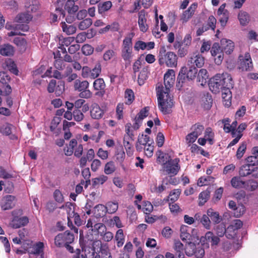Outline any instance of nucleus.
Masks as SVG:
<instances>
[{
	"label": "nucleus",
	"instance_id": "nucleus-1",
	"mask_svg": "<svg viewBox=\"0 0 258 258\" xmlns=\"http://www.w3.org/2000/svg\"><path fill=\"white\" fill-rule=\"evenodd\" d=\"M232 86V78L227 73L217 74L210 79L209 83L210 89L214 93H218L222 89H229Z\"/></svg>",
	"mask_w": 258,
	"mask_h": 258
},
{
	"label": "nucleus",
	"instance_id": "nucleus-2",
	"mask_svg": "<svg viewBox=\"0 0 258 258\" xmlns=\"http://www.w3.org/2000/svg\"><path fill=\"white\" fill-rule=\"evenodd\" d=\"M156 90L160 110L164 114L170 113L174 103L169 92L164 90V87L161 84H158Z\"/></svg>",
	"mask_w": 258,
	"mask_h": 258
},
{
	"label": "nucleus",
	"instance_id": "nucleus-3",
	"mask_svg": "<svg viewBox=\"0 0 258 258\" xmlns=\"http://www.w3.org/2000/svg\"><path fill=\"white\" fill-rule=\"evenodd\" d=\"M134 32L128 33L122 41L121 47V57L125 62H130L134 57L133 39Z\"/></svg>",
	"mask_w": 258,
	"mask_h": 258
},
{
	"label": "nucleus",
	"instance_id": "nucleus-4",
	"mask_svg": "<svg viewBox=\"0 0 258 258\" xmlns=\"http://www.w3.org/2000/svg\"><path fill=\"white\" fill-rule=\"evenodd\" d=\"M22 214L23 211L21 209L14 210L12 212L13 219L10 223V225L11 227L14 229H17L24 227L28 224L29 223V219L27 216L19 217V216L22 215Z\"/></svg>",
	"mask_w": 258,
	"mask_h": 258
},
{
	"label": "nucleus",
	"instance_id": "nucleus-5",
	"mask_svg": "<svg viewBox=\"0 0 258 258\" xmlns=\"http://www.w3.org/2000/svg\"><path fill=\"white\" fill-rule=\"evenodd\" d=\"M241 178H232L231 183L232 186L235 188H244L248 190H254L257 187V183L253 179L246 181L241 180Z\"/></svg>",
	"mask_w": 258,
	"mask_h": 258
},
{
	"label": "nucleus",
	"instance_id": "nucleus-6",
	"mask_svg": "<svg viewBox=\"0 0 258 258\" xmlns=\"http://www.w3.org/2000/svg\"><path fill=\"white\" fill-rule=\"evenodd\" d=\"M179 162L178 158L168 160L163 166L164 171L171 177L176 175L180 169Z\"/></svg>",
	"mask_w": 258,
	"mask_h": 258
},
{
	"label": "nucleus",
	"instance_id": "nucleus-7",
	"mask_svg": "<svg viewBox=\"0 0 258 258\" xmlns=\"http://www.w3.org/2000/svg\"><path fill=\"white\" fill-rule=\"evenodd\" d=\"M159 62L161 65L165 63L168 67H174L177 63V57L174 52L169 51L164 57L159 58Z\"/></svg>",
	"mask_w": 258,
	"mask_h": 258
},
{
	"label": "nucleus",
	"instance_id": "nucleus-8",
	"mask_svg": "<svg viewBox=\"0 0 258 258\" xmlns=\"http://www.w3.org/2000/svg\"><path fill=\"white\" fill-rule=\"evenodd\" d=\"M175 72L173 70H168L165 74L164 77V83L165 91L169 92L170 89L173 87L175 83Z\"/></svg>",
	"mask_w": 258,
	"mask_h": 258
},
{
	"label": "nucleus",
	"instance_id": "nucleus-9",
	"mask_svg": "<svg viewBox=\"0 0 258 258\" xmlns=\"http://www.w3.org/2000/svg\"><path fill=\"white\" fill-rule=\"evenodd\" d=\"M226 4H223L220 6L217 11V16L218 20L221 26L225 27L229 18V13L225 9Z\"/></svg>",
	"mask_w": 258,
	"mask_h": 258
},
{
	"label": "nucleus",
	"instance_id": "nucleus-10",
	"mask_svg": "<svg viewBox=\"0 0 258 258\" xmlns=\"http://www.w3.org/2000/svg\"><path fill=\"white\" fill-rule=\"evenodd\" d=\"M198 8L197 3H193L186 10L183 11L180 16V21L182 23H186L193 16Z\"/></svg>",
	"mask_w": 258,
	"mask_h": 258
},
{
	"label": "nucleus",
	"instance_id": "nucleus-11",
	"mask_svg": "<svg viewBox=\"0 0 258 258\" xmlns=\"http://www.w3.org/2000/svg\"><path fill=\"white\" fill-rule=\"evenodd\" d=\"M147 13L144 10H141L138 14V23L140 30L142 32H146L149 29L147 20Z\"/></svg>",
	"mask_w": 258,
	"mask_h": 258
},
{
	"label": "nucleus",
	"instance_id": "nucleus-12",
	"mask_svg": "<svg viewBox=\"0 0 258 258\" xmlns=\"http://www.w3.org/2000/svg\"><path fill=\"white\" fill-rule=\"evenodd\" d=\"M211 53L215 58V63L218 65L220 64L223 59V53L219 44L215 43L213 45L211 49Z\"/></svg>",
	"mask_w": 258,
	"mask_h": 258
},
{
	"label": "nucleus",
	"instance_id": "nucleus-13",
	"mask_svg": "<svg viewBox=\"0 0 258 258\" xmlns=\"http://www.w3.org/2000/svg\"><path fill=\"white\" fill-rule=\"evenodd\" d=\"M204 64V58L200 54H194L188 60L187 66H192V67L201 68Z\"/></svg>",
	"mask_w": 258,
	"mask_h": 258
},
{
	"label": "nucleus",
	"instance_id": "nucleus-14",
	"mask_svg": "<svg viewBox=\"0 0 258 258\" xmlns=\"http://www.w3.org/2000/svg\"><path fill=\"white\" fill-rule=\"evenodd\" d=\"M191 231H194V229L188 226L182 225L180 226V236L182 241H191L192 240V236L190 233Z\"/></svg>",
	"mask_w": 258,
	"mask_h": 258
},
{
	"label": "nucleus",
	"instance_id": "nucleus-15",
	"mask_svg": "<svg viewBox=\"0 0 258 258\" xmlns=\"http://www.w3.org/2000/svg\"><path fill=\"white\" fill-rule=\"evenodd\" d=\"M15 197L12 195H7L4 198L2 208L4 210L12 209L15 206Z\"/></svg>",
	"mask_w": 258,
	"mask_h": 258
},
{
	"label": "nucleus",
	"instance_id": "nucleus-16",
	"mask_svg": "<svg viewBox=\"0 0 258 258\" xmlns=\"http://www.w3.org/2000/svg\"><path fill=\"white\" fill-rule=\"evenodd\" d=\"M15 52L14 47L8 43L0 44V54L4 56H13Z\"/></svg>",
	"mask_w": 258,
	"mask_h": 258
},
{
	"label": "nucleus",
	"instance_id": "nucleus-17",
	"mask_svg": "<svg viewBox=\"0 0 258 258\" xmlns=\"http://www.w3.org/2000/svg\"><path fill=\"white\" fill-rule=\"evenodd\" d=\"M90 114L92 118L99 119L102 117L104 111L97 104H94L92 105Z\"/></svg>",
	"mask_w": 258,
	"mask_h": 258
},
{
	"label": "nucleus",
	"instance_id": "nucleus-18",
	"mask_svg": "<svg viewBox=\"0 0 258 258\" xmlns=\"http://www.w3.org/2000/svg\"><path fill=\"white\" fill-rule=\"evenodd\" d=\"M218 235H215L211 231L207 232L205 236V239L208 243H211V246L217 245L220 240Z\"/></svg>",
	"mask_w": 258,
	"mask_h": 258
},
{
	"label": "nucleus",
	"instance_id": "nucleus-19",
	"mask_svg": "<svg viewBox=\"0 0 258 258\" xmlns=\"http://www.w3.org/2000/svg\"><path fill=\"white\" fill-rule=\"evenodd\" d=\"M221 43L226 53L229 54L233 51L234 44L231 40L222 39Z\"/></svg>",
	"mask_w": 258,
	"mask_h": 258
},
{
	"label": "nucleus",
	"instance_id": "nucleus-20",
	"mask_svg": "<svg viewBox=\"0 0 258 258\" xmlns=\"http://www.w3.org/2000/svg\"><path fill=\"white\" fill-rule=\"evenodd\" d=\"M32 17L28 13H21L18 14L14 19V21L19 23H28L32 19Z\"/></svg>",
	"mask_w": 258,
	"mask_h": 258
},
{
	"label": "nucleus",
	"instance_id": "nucleus-21",
	"mask_svg": "<svg viewBox=\"0 0 258 258\" xmlns=\"http://www.w3.org/2000/svg\"><path fill=\"white\" fill-rule=\"evenodd\" d=\"M209 78L208 72L206 69H201L198 74L197 80L201 86H204Z\"/></svg>",
	"mask_w": 258,
	"mask_h": 258
},
{
	"label": "nucleus",
	"instance_id": "nucleus-22",
	"mask_svg": "<svg viewBox=\"0 0 258 258\" xmlns=\"http://www.w3.org/2000/svg\"><path fill=\"white\" fill-rule=\"evenodd\" d=\"M89 86V83L87 81H81L80 80L76 79L74 82V89L80 92L88 89Z\"/></svg>",
	"mask_w": 258,
	"mask_h": 258
},
{
	"label": "nucleus",
	"instance_id": "nucleus-23",
	"mask_svg": "<svg viewBox=\"0 0 258 258\" xmlns=\"http://www.w3.org/2000/svg\"><path fill=\"white\" fill-rule=\"evenodd\" d=\"M94 213L96 218L104 217L107 213L105 206L102 204H98L94 207Z\"/></svg>",
	"mask_w": 258,
	"mask_h": 258
},
{
	"label": "nucleus",
	"instance_id": "nucleus-24",
	"mask_svg": "<svg viewBox=\"0 0 258 258\" xmlns=\"http://www.w3.org/2000/svg\"><path fill=\"white\" fill-rule=\"evenodd\" d=\"M202 105L206 109H209L212 105L213 99L211 95L207 93L202 98Z\"/></svg>",
	"mask_w": 258,
	"mask_h": 258
},
{
	"label": "nucleus",
	"instance_id": "nucleus-25",
	"mask_svg": "<svg viewBox=\"0 0 258 258\" xmlns=\"http://www.w3.org/2000/svg\"><path fill=\"white\" fill-rule=\"evenodd\" d=\"M61 26L63 32L68 35L74 34L77 30L76 26L67 24L65 22H61Z\"/></svg>",
	"mask_w": 258,
	"mask_h": 258
},
{
	"label": "nucleus",
	"instance_id": "nucleus-26",
	"mask_svg": "<svg viewBox=\"0 0 258 258\" xmlns=\"http://www.w3.org/2000/svg\"><path fill=\"white\" fill-rule=\"evenodd\" d=\"M207 214L214 223L218 224L222 220V218L219 216V213L217 212H214L213 209L211 208L207 210Z\"/></svg>",
	"mask_w": 258,
	"mask_h": 258
},
{
	"label": "nucleus",
	"instance_id": "nucleus-27",
	"mask_svg": "<svg viewBox=\"0 0 258 258\" xmlns=\"http://www.w3.org/2000/svg\"><path fill=\"white\" fill-rule=\"evenodd\" d=\"M6 69H7L15 75H18V70L14 61L11 59H8L5 62Z\"/></svg>",
	"mask_w": 258,
	"mask_h": 258
},
{
	"label": "nucleus",
	"instance_id": "nucleus-28",
	"mask_svg": "<svg viewBox=\"0 0 258 258\" xmlns=\"http://www.w3.org/2000/svg\"><path fill=\"white\" fill-rule=\"evenodd\" d=\"M107 213L108 214L115 213L118 209V204L117 202H108L105 205Z\"/></svg>",
	"mask_w": 258,
	"mask_h": 258
},
{
	"label": "nucleus",
	"instance_id": "nucleus-29",
	"mask_svg": "<svg viewBox=\"0 0 258 258\" xmlns=\"http://www.w3.org/2000/svg\"><path fill=\"white\" fill-rule=\"evenodd\" d=\"M101 72V66L99 62L95 64L94 67L91 69L90 79H95L97 78Z\"/></svg>",
	"mask_w": 258,
	"mask_h": 258
},
{
	"label": "nucleus",
	"instance_id": "nucleus-30",
	"mask_svg": "<svg viewBox=\"0 0 258 258\" xmlns=\"http://www.w3.org/2000/svg\"><path fill=\"white\" fill-rule=\"evenodd\" d=\"M253 169L250 168V166L246 164L242 165L239 169V174L242 177L248 176L252 173Z\"/></svg>",
	"mask_w": 258,
	"mask_h": 258
},
{
	"label": "nucleus",
	"instance_id": "nucleus-31",
	"mask_svg": "<svg viewBox=\"0 0 258 258\" xmlns=\"http://www.w3.org/2000/svg\"><path fill=\"white\" fill-rule=\"evenodd\" d=\"M94 232H97L101 236L106 232V227L103 223H96L94 225V228L92 229Z\"/></svg>",
	"mask_w": 258,
	"mask_h": 258
},
{
	"label": "nucleus",
	"instance_id": "nucleus-32",
	"mask_svg": "<svg viewBox=\"0 0 258 258\" xmlns=\"http://www.w3.org/2000/svg\"><path fill=\"white\" fill-rule=\"evenodd\" d=\"M210 198V192L208 190H205L201 192L199 195V206H203Z\"/></svg>",
	"mask_w": 258,
	"mask_h": 258
},
{
	"label": "nucleus",
	"instance_id": "nucleus-33",
	"mask_svg": "<svg viewBox=\"0 0 258 258\" xmlns=\"http://www.w3.org/2000/svg\"><path fill=\"white\" fill-rule=\"evenodd\" d=\"M196 245L194 243L189 241L185 248V252L188 256H191L194 255V251L196 249Z\"/></svg>",
	"mask_w": 258,
	"mask_h": 258
},
{
	"label": "nucleus",
	"instance_id": "nucleus-34",
	"mask_svg": "<svg viewBox=\"0 0 258 258\" xmlns=\"http://www.w3.org/2000/svg\"><path fill=\"white\" fill-rule=\"evenodd\" d=\"M115 239L117 241V246L118 247L122 246L124 243V235L123 230L121 229H118L116 233Z\"/></svg>",
	"mask_w": 258,
	"mask_h": 258
},
{
	"label": "nucleus",
	"instance_id": "nucleus-35",
	"mask_svg": "<svg viewBox=\"0 0 258 258\" xmlns=\"http://www.w3.org/2000/svg\"><path fill=\"white\" fill-rule=\"evenodd\" d=\"M214 133L210 127L207 128L204 133V138L206 139L210 145L214 144Z\"/></svg>",
	"mask_w": 258,
	"mask_h": 258
},
{
	"label": "nucleus",
	"instance_id": "nucleus-36",
	"mask_svg": "<svg viewBox=\"0 0 258 258\" xmlns=\"http://www.w3.org/2000/svg\"><path fill=\"white\" fill-rule=\"evenodd\" d=\"M226 230V225L223 223L217 225L214 228L216 234L220 237H222L225 235Z\"/></svg>",
	"mask_w": 258,
	"mask_h": 258
},
{
	"label": "nucleus",
	"instance_id": "nucleus-37",
	"mask_svg": "<svg viewBox=\"0 0 258 258\" xmlns=\"http://www.w3.org/2000/svg\"><path fill=\"white\" fill-rule=\"evenodd\" d=\"M44 244L43 242H39L36 244L32 248L31 250L29 251V253L33 254H39L43 252Z\"/></svg>",
	"mask_w": 258,
	"mask_h": 258
},
{
	"label": "nucleus",
	"instance_id": "nucleus-38",
	"mask_svg": "<svg viewBox=\"0 0 258 258\" xmlns=\"http://www.w3.org/2000/svg\"><path fill=\"white\" fill-rule=\"evenodd\" d=\"M93 87L95 90H103L105 88V84L103 79L99 78L95 80L93 83Z\"/></svg>",
	"mask_w": 258,
	"mask_h": 258
},
{
	"label": "nucleus",
	"instance_id": "nucleus-39",
	"mask_svg": "<svg viewBox=\"0 0 258 258\" xmlns=\"http://www.w3.org/2000/svg\"><path fill=\"white\" fill-rule=\"evenodd\" d=\"M112 3L110 1H107L98 5V12L99 14H102L106 11H108L112 7Z\"/></svg>",
	"mask_w": 258,
	"mask_h": 258
},
{
	"label": "nucleus",
	"instance_id": "nucleus-40",
	"mask_svg": "<svg viewBox=\"0 0 258 258\" xmlns=\"http://www.w3.org/2000/svg\"><path fill=\"white\" fill-rule=\"evenodd\" d=\"M148 69L147 68L142 69L138 76V82L140 85H143L144 83V81L148 78Z\"/></svg>",
	"mask_w": 258,
	"mask_h": 258
},
{
	"label": "nucleus",
	"instance_id": "nucleus-41",
	"mask_svg": "<svg viewBox=\"0 0 258 258\" xmlns=\"http://www.w3.org/2000/svg\"><path fill=\"white\" fill-rule=\"evenodd\" d=\"M92 24V20L91 18H86L81 21L78 28L81 30H84L88 28Z\"/></svg>",
	"mask_w": 258,
	"mask_h": 258
},
{
	"label": "nucleus",
	"instance_id": "nucleus-42",
	"mask_svg": "<svg viewBox=\"0 0 258 258\" xmlns=\"http://www.w3.org/2000/svg\"><path fill=\"white\" fill-rule=\"evenodd\" d=\"M238 18L240 24L242 25H245L247 23H248L249 20V15L245 12H240L238 14Z\"/></svg>",
	"mask_w": 258,
	"mask_h": 258
},
{
	"label": "nucleus",
	"instance_id": "nucleus-43",
	"mask_svg": "<svg viewBox=\"0 0 258 258\" xmlns=\"http://www.w3.org/2000/svg\"><path fill=\"white\" fill-rule=\"evenodd\" d=\"M138 143L141 145H146L149 144V143H153L152 140H150L149 137L148 135H139L138 139Z\"/></svg>",
	"mask_w": 258,
	"mask_h": 258
},
{
	"label": "nucleus",
	"instance_id": "nucleus-44",
	"mask_svg": "<svg viewBox=\"0 0 258 258\" xmlns=\"http://www.w3.org/2000/svg\"><path fill=\"white\" fill-rule=\"evenodd\" d=\"M116 170V167L114 162L109 161L107 162L104 166V172L106 174H110L113 173Z\"/></svg>",
	"mask_w": 258,
	"mask_h": 258
},
{
	"label": "nucleus",
	"instance_id": "nucleus-45",
	"mask_svg": "<svg viewBox=\"0 0 258 258\" xmlns=\"http://www.w3.org/2000/svg\"><path fill=\"white\" fill-rule=\"evenodd\" d=\"M188 70L187 68V72L186 73V78L188 79L192 80L196 77V75L197 74L198 70L196 67H192V66H188Z\"/></svg>",
	"mask_w": 258,
	"mask_h": 258
},
{
	"label": "nucleus",
	"instance_id": "nucleus-46",
	"mask_svg": "<svg viewBox=\"0 0 258 258\" xmlns=\"http://www.w3.org/2000/svg\"><path fill=\"white\" fill-rule=\"evenodd\" d=\"M204 130V127L203 125L198 123L195 124L191 127V133L195 135H196L197 137H198L200 135H201L202 134Z\"/></svg>",
	"mask_w": 258,
	"mask_h": 258
},
{
	"label": "nucleus",
	"instance_id": "nucleus-47",
	"mask_svg": "<svg viewBox=\"0 0 258 258\" xmlns=\"http://www.w3.org/2000/svg\"><path fill=\"white\" fill-rule=\"evenodd\" d=\"M63 238L64 241V244L66 243H72L74 240V234L69 231H66L64 233H62Z\"/></svg>",
	"mask_w": 258,
	"mask_h": 258
},
{
	"label": "nucleus",
	"instance_id": "nucleus-48",
	"mask_svg": "<svg viewBox=\"0 0 258 258\" xmlns=\"http://www.w3.org/2000/svg\"><path fill=\"white\" fill-rule=\"evenodd\" d=\"M180 194V190L179 189L173 190L168 196V201H171L172 203L177 201Z\"/></svg>",
	"mask_w": 258,
	"mask_h": 258
},
{
	"label": "nucleus",
	"instance_id": "nucleus-49",
	"mask_svg": "<svg viewBox=\"0 0 258 258\" xmlns=\"http://www.w3.org/2000/svg\"><path fill=\"white\" fill-rule=\"evenodd\" d=\"M243 225L242 222L239 219L235 220L232 224L228 227V230L230 231L231 229L234 231L240 229Z\"/></svg>",
	"mask_w": 258,
	"mask_h": 258
},
{
	"label": "nucleus",
	"instance_id": "nucleus-50",
	"mask_svg": "<svg viewBox=\"0 0 258 258\" xmlns=\"http://www.w3.org/2000/svg\"><path fill=\"white\" fill-rule=\"evenodd\" d=\"M203 226L207 229H210L211 228V220L209 219V216L205 214H203L202 215V218L201 219V221L200 222Z\"/></svg>",
	"mask_w": 258,
	"mask_h": 258
},
{
	"label": "nucleus",
	"instance_id": "nucleus-51",
	"mask_svg": "<svg viewBox=\"0 0 258 258\" xmlns=\"http://www.w3.org/2000/svg\"><path fill=\"white\" fill-rule=\"evenodd\" d=\"M245 161L247 165L252 167L258 164V158L256 156L252 155L247 157Z\"/></svg>",
	"mask_w": 258,
	"mask_h": 258
},
{
	"label": "nucleus",
	"instance_id": "nucleus-52",
	"mask_svg": "<svg viewBox=\"0 0 258 258\" xmlns=\"http://www.w3.org/2000/svg\"><path fill=\"white\" fill-rule=\"evenodd\" d=\"M197 258H202L205 255V250L202 245L198 244L194 254Z\"/></svg>",
	"mask_w": 258,
	"mask_h": 258
},
{
	"label": "nucleus",
	"instance_id": "nucleus-53",
	"mask_svg": "<svg viewBox=\"0 0 258 258\" xmlns=\"http://www.w3.org/2000/svg\"><path fill=\"white\" fill-rule=\"evenodd\" d=\"M54 244L58 247H61L64 245L62 233H59L54 238Z\"/></svg>",
	"mask_w": 258,
	"mask_h": 258
},
{
	"label": "nucleus",
	"instance_id": "nucleus-54",
	"mask_svg": "<svg viewBox=\"0 0 258 258\" xmlns=\"http://www.w3.org/2000/svg\"><path fill=\"white\" fill-rule=\"evenodd\" d=\"M240 68L242 71H251L253 68L252 61H242L240 63Z\"/></svg>",
	"mask_w": 258,
	"mask_h": 258
},
{
	"label": "nucleus",
	"instance_id": "nucleus-55",
	"mask_svg": "<svg viewBox=\"0 0 258 258\" xmlns=\"http://www.w3.org/2000/svg\"><path fill=\"white\" fill-rule=\"evenodd\" d=\"M125 98L126 99V103L130 104L134 100V94L132 90L127 89L125 92Z\"/></svg>",
	"mask_w": 258,
	"mask_h": 258
},
{
	"label": "nucleus",
	"instance_id": "nucleus-56",
	"mask_svg": "<svg viewBox=\"0 0 258 258\" xmlns=\"http://www.w3.org/2000/svg\"><path fill=\"white\" fill-rule=\"evenodd\" d=\"M246 149V144L245 143H242L237 149L236 152V157L237 159H240L245 153Z\"/></svg>",
	"mask_w": 258,
	"mask_h": 258
},
{
	"label": "nucleus",
	"instance_id": "nucleus-57",
	"mask_svg": "<svg viewBox=\"0 0 258 258\" xmlns=\"http://www.w3.org/2000/svg\"><path fill=\"white\" fill-rule=\"evenodd\" d=\"M73 117L75 121L79 122L83 119L84 115L80 110L75 109L73 111Z\"/></svg>",
	"mask_w": 258,
	"mask_h": 258
},
{
	"label": "nucleus",
	"instance_id": "nucleus-58",
	"mask_svg": "<svg viewBox=\"0 0 258 258\" xmlns=\"http://www.w3.org/2000/svg\"><path fill=\"white\" fill-rule=\"evenodd\" d=\"M153 143H149V144L144 146V149L146 155L148 157H151L153 155L154 146L152 145Z\"/></svg>",
	"mask_w": 258,
	"mask_h": 258
},
{
	"label": "nucleus",
	"instance_id": "nucleus-59",
	"mask_svg": "<svg viewBox=\"0 0 258 258\" xmlns=\"http://www.w3.org/2000/svg\"><path fill=\"white\" fill-rule=\"evenodd\" d=\"M101 258H112L110 252L108 247H101L100 249Z\"/></svg>",
	"mask_w": 258,
	"mask_h": 258
},
{
	"label": "nucleus",
	"instance_id": "nucleus-60",
	"mask_svg": "<svg viewBox=\"0 0 258 258\" xmlns=\"http://www.w3.org/2000/svg\"><path fill=\"white\" fill-rule=\"evenodd\" d=\"M142 56H141L134 63L133 65V70L134 74H136L139 71L142 66Z\"/></svg>",
	"mask_w": 258,
	"mask_h": 258
},
{
	"label": "nucleus",
	"instance_id": "nucleus-61",
	"mask_svg": "<svg viewBox=\"0 0 258 258\" xmlns=\"http://www.w3.org/2000/svg\"><path fill=\"white\" fill-rule=\"evenodd\" d=\"M198 137L191 132L188 134L185 137L186 143L188 147L191 146L197 139Z\"/></svg>",
	"mask_w": 258,
	"mask_h": 258
},
{
	"label": "nucleus",
	"instance_id": "nucleus-62",
	"mask_svg": "<svg viewBox=\"0 0 258 258\" xmlns=\"http://www.w3.org/2000/svg\"><path fill=\"white\" fill-rule=\"evenodd\" d=\"M187 72V67H182L181 69L180 70L179 73L178 74V77H177V81L179 83L180 82L183 83V81L185 80L186 78V73Z\"/></svg>",
	"mask_w": 258,
	"mask_h": 258
},
{
	"label": "nucleus",
	"instance_id": "nucleus-63",
	"mask_svg": "<svg viewBox=\"0 0 258 258\" xmlns=\"http://www.w3.org/2000/svg\"><path fill=\"white\" fill-rule=\"evenodd\" d=\"M82 52L86 55H89L93 53L94 48L90 45L85 44L82 48Z\"/></svg>",
	"mask_w": 258,
	"mask_h": 258
},
{
	"label": "nucleus",
	"instance_id": "nucleus-64",
	"mask_svg": "<svg viewBox=\"0 0 258 258\" xmlns=\"http://www.w3.org/2000/svg\"><path fill=\"white\" fill-rule=\"evenodd\" d=\"M64 90V83L62 81H59L55 90L56 96H60Z\"/></svg>",
	"mask_w": 258,
	"mask_h": 258
}]
</instances>
